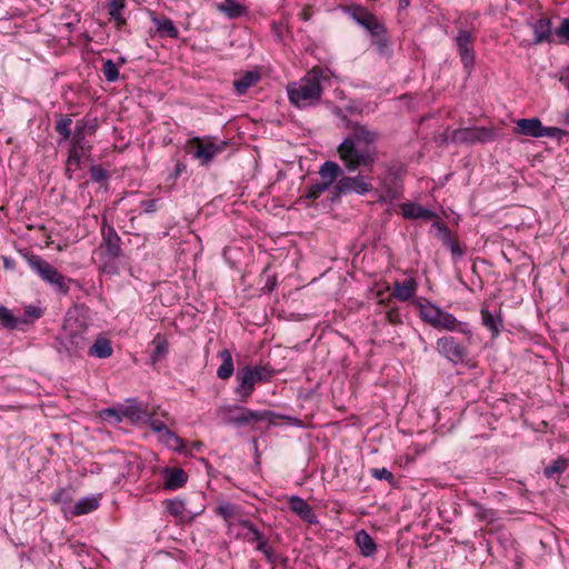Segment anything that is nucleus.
Instances as JSON below:
<instances>
[{
  "label": "nucleus",
  "mask_w": 569,
  "mask_h": 569,
  "mask_svg": "<svg viewBox=\"0 0 569 569\" xmlns=\"http://www.w3.org/2000/svg\"><path fill=\"white\" fill-rule=\"evenodd\" d=\"M349 132L337 148L339 158L349 172L372 168L378 159L377 142L380 133L356 121L348 122Z\"/></svg>",
  "instance_id": "f257e3e1"
},
{
  "label": "nucleus",
  "mask_w": 569,
  "mask_h": 569,
  "mask_svg": "<svg viewBox=\"0 0 569 569\" xmlns=\"http://www.w3.org/2000/svg\"><path fill=\"white\" fill-rule=\"evenodd\" d=\"M325 74L321 68H312L299 81L288 86L289 101L298 108L315 107L319 104L322 96L321 81Z\"/></svg>",
  "instance_id": "f03ea898"
},
{
  "label": "nucleus",
  "mask_w": 569,
  "mask_h": 569,
  "mask_svg": "<svg viewBox=\"0 0 569 569\" xmlns=\"http://www.w3.org/2000/svg\"><path fill=\"white\" fill-rule=\"evenodd\" d=\"M216 413L222 423L236 428L253 427L256 423L263 421L272 422L280 417L271 410H251L236 403L221 406L216 410Z\"/></svg>",
  "instance_id": "7ed1b4c3"
},
{
  "label": "nucleus",
  "mask_w": 569,
  "mask_h": 569,
  "mask_svg": "<svg viewBox=\"0 0 569 569\" xmlns=\"http://www.w3.org/2000/svg\"><path fill=\"white\" fill-rule=\"evenodd\" d=\"M29 267L36 272L42 281L48 283L56 292L67 295L72 287L81 290V283L76 280L63 276L52 264H50L42 257L31 254L27 258Z\"/></svg>",
  "instance_id": "20e7f679"
},
{
  "label": "nucleus",
  "mask_w": 569,
  "mask_h": 569,
  "mask_svg": "<svg viewBox=\"0 0 569 569\" xmlns=\"http://www.w3.org/2000/svg\"><path fill=\"white\" fill-rule=\"evenodd\" d=\"M276 370L267 366L247 365L236 372L237 386L234 393L239 402H247L254 391L257 383L268 382L274 376Z\"/></svg>",
  "instance_id": "39448f33"
},
{
  "label": "nucleus",
  "mask_w": 569,
  "mask_h": 569,
  "mask_svg": "<svg viewBox=\"0 0 569 569\" xmlns=\"http://www.w3.org/2000/svg\"><path fill=\"white\" fill-rule=\"evenodd\" d=\"M372 180L373 178L370 174H362L359 172L356 176H346L342 172L336 180L329 200L331 202H336L341 196L352 193L357 196H366L373 190Z\"/></svg>",
  "instance_id": "423d86ee"
},
{
  "label": "nucleus",
  "mask_w": 569,
  "mask_h": 569,
  "mask_svg": "<svg viewBox=\"0 0 569 569\" xmlns=\"http://www.w3.org/2000/svg\"><path fill=\"white\" fill-rule=\"evenodd\" d=\"M86 331V326L79 325L77 329H72L70 325H66L63 333L56 339L54 347L58 353L66 357H80L88 348Z\"/></svg>",
  "instance_id": "0eeeda50"
},
{
  "label": "nucleus",
  "mask_w": 569,
  "mask_h": 569,
  "mask_svg": "<svg viewBox=\"0 0 569 569\" xmlns=\"http://www.w3.org/2000/svg\"><path fill=\"white\" fill-rule=\"evenodd\" d=\"M57 121L54 126L56 132L60 136L59 144L63 141H70L71 150L88 153L91 151L92 146L86 139L88 134L80 132L79 130L71 131L72 119L70 114H57Z\"/></svg>",
  "instance_id": "6e6552de"
},
{
  "label": "nucleus",
  "mask_w": 569,
  "mask_h": 569,
  "mask_svg": "<svg viewBox=\"0 0 569 569\" xmlns=\"http://www.w3.org/2000/svg\"><path fill=\"white\" fill-rule=\"evenodd\" d=\"M342 168L336 161H326L319 168V174L322 179L320 182H316L307 188L303 197L309 200L318 199L325 191L330 190L336 183V180L341 176Z\"/></svg>",
  "instance_id": "1a4fd4ad"
},
{
  "label": "nucleus",
  "mask_w": 569,
  "mask_h": 569,
  "mask_svg": "<svg viewBox=\"0 0 569 569\" xmlns=\"http://www.w3.org/2000/svg\"><path fill=\"white\" fill-rule=\"evenodd\" d=\"M102 241L100 242L99 250L102 252L103 260L107 263L114 262L122 257V240L113 226L108 224L103 219L101 224Z\"/></svg>",
  "instance_id": "9d476101"
},
{
  "label": "nucleus",
  "mask_w": 569,
  "mask_h": 569,
  "mask_svg": "<svg viewBox=\"0 0 569 569\" xmlns=\"http://www.w3.org/2000/svg\"><path fill=\"white\" fill-rule=\"evenodd\" d=\"M497 133L493 129L487 127H472L456 129L451 133V142L473 146L485 144L496 140Z\"/></svg>",
  "instance_id": "9b49d317"
},
{
  "label": "nucleus",
  "mask_w": 569,
  "mask_h": 569,
  "mask_svg": "<svg viewBox=\"0 0 569 569\" xmlns=\"http://www.w3.org/2000/svg\"><path fill=\"white\" fill-rule=\"evenodd\" d=\"M437 351L452 365L465 363L468 348L453 336H445L437 340Z\"/></svg>",
  "instance_id": "f8f14e48"
},
{
  "label": "nucleus",
  "mask_w": 569,
  "mask_h": 569,
  "mask_svg": "<svg viewBox=\"0 0 569 569\" xmlns=\"http://www.w3.org/2000/svg\"><path fill=\"white\" fill-rule=\"evenodd\" d=\"M475 34L467 29H459L455 38L457 51L462 62L465 71L470 74L475 67Z\"/></svg>",
  "instance_id": "ddd939ff"
},
{
  "label": "nucleus",
  "mask_w": 569,
  "mask_h": 569,
  "mask_svg": "<svg viewBox=\"0 0 569 569\" xmlns=\"http://www.w3.org/2000/svg\"><path fill=\"white\" fill-rule=\"evenodd\" d=\"M406 168L401 162H392L388 166L386 177L382 181L386 196L390 200L400 198L402 192V180Z\"/></svg>",
  "instance_id": "4468645a"
},
{
  "label": "nucleus",
  "mask_w": 569,
  "mask_h": 569,
  "mask_svg": "<svg viewBox=\"0 0 569 569\" xmlns=\"http://www.w3.org/2000/svg\"><path fill=\"white\" fill-rule=\"evenodd\" d=\"M437 330L456 331L462 333L468 341L472 338V331L468 322L459 321L452 313L441 310L436 328Z\"/></svg>",
  "instance_id": "2eb2a0df"
},
{
  "label": "nucleus",
  "mask_w": 569,
  "mask_h": 569,
  "mask_svg": "<svg viewBox=\"0 0 569 569\" xmlns=\"http://www.w3.org/2000/svg\"><path fill=\"white\" fill-rule=\"evenodd\" d=\"M432 228L438 229V237L442 244L450 250L452 259L455 261L462 259L465 250L461 248L459 242L452 238L449 227L441 221H435L432 223Z\"/></svg>",
  "instance_id": "dca6fc26"
},
{
  "label": "nucleus",
  "mask_w": 569,
  "mask_h": 569,
  "mask_svg": "<svg viewBox=\"0 0 569 569\" xmlns=\"http://www.w3.org/2000/svg\"><path fill=\"white\" fill-rule=\"evenodd\" d=\"M412 305L419 310L420 319L436 328L439 316H441V308L432 302H430L426 298H418L412 301Z\"/></svg>",
  "instance_id": "f3484780"
},
{
  "label": "nucleus",
  "mask_w": 569,
  "mask_h": 569,
  "mask_svg": "<svg viewBox=\"0 0 569 569\" xmlns=\"http://www.w3.org/2000/svg\"><path fill=\"white\" fill-rule=\"evenodd\" d=\"M417 289L418 282L415 278H406L402 281L397 280L393 282L392 296L401 302H412L415 299H417Z\"/></svg>",
  "instance_id": "a211bd4d"
},
{
  "label": "nucleus",
  "mask_w": 569,
  "mask_h": 569,
  "mask_svg": "<svg viewBox=\"0 0 569 569\" xmlns=\"http://www.w3.org/2000/svg\"><path fill=\"white\" fill-rule=\"evenodd\" d=\"M290 509L305 522L309 525L318 523V518L312 507L301 497L291 496L289 498Z\"/></svg>",
  "instance_id": "6ab92c4d"
},
{
  "label": "nucleus",
  "mask_w": 569,
  "mask_h": 569,
  "mask_svg": "<svg viewBox=\"0 0 569 569\" xmlns=\"http://www.w3.org/2000/svg\"><path fill=\"white\" fill-rule=\"evenodd\" d=\"M227 141H221L219 143L208 142L200 144L194 152V157L200 160L202 166H208L213 161V159L221 152L226 150L228 147Z\"/></svg>",
  "instance_id": "aec40b11"
},
{
  "label": "nucleus",
  "mask_w": 569,
  "mask_h": 569,
  "mask_svg": "<svg viewBox=\"0 0 569 569\" xmlns=\"http://www.w3.org/2000/svg\"><path fill=\"white\" fill-rule=\"evenodd\" d=\"M162 476L164 478L163 488L166 490H178L188 481V473L182 468L164 467L162 469Z\"/></svg>",
  "instance_id": "412c9836"
},
{
  "label": "nucleus",
  "mask_w": 569,
  "mask_h": 569,
  "mask_svg": "<svg viewBox=\"0 0 569 569\" xmlns=\"http://www.w3.org/2000/svg\"><path fill=\"white\" fill-rule=\"evenodd\" d=\"M530 26L535 34L533 44L553 42L555 31H552V22L549 18H540Z\"/></svg>",
  "instance_id": "4be33fe9"
},
{
  "label": "nucleus",
  "mask_w": 569,
  "mask_h": 569,
  "mask_svg": "<svg viewBox=\"0 0 569 569\" xmlns=\"http://www.w3.org/2000/svg\"><path fill=\"white\" fill-rule=\"evenodd\" d=\"M127 406L122 407V416L133 423L144 422L149 419V412L144 410L137 398H128Z\"/></svg>",
  "instance_id": "5701e85b"
},
{
  "label": "nucleus",
  "mask_w": 569,
  "mask_h": 569,
  "mask_svg": "<svg viewBox=\"0 0 569 569\" xmlns=\"http://www.w3.org/2000/svg\"><path fill=\"white\" fill-rule=\"evenodd\" d=\"M480 315L482 325L491 332L492 338L498 337L505 329L501 310L491 312L487 308L482 307Z\"/></svg>",
  "instance_id": "b1692460"
},
{
  "label": "nucleus",
  "mask_w": 569,
  "mask_h": 569,
  "mask_svg": "<svg viewBox=\"0 0 569 569\" xmlns=\"http://www.w3.org/2000/svg\"><path fill=\"white\" fill-rule=\"evenodd\" d=\"M238 525L248 530L243 538L250 543L256 542L257 551H259L260 549L264 548L268 545V539L252 521H250L249 519H239Z\"/></svg>",
  "instance_id": "393cba45"
},
{
  "label": "nucleus",
  "mask_w": 569,
  "mask_h": 569,
  "mask_svg": "<svg viewBox=\"0 0 569 569\" xmlns=\"http://www.w3.org/2000/svg\"><path fill=\"white\" fill-rule=\"evenodd\" d=\"M543 124L538 118L520 119L517 121V133L541 138Z\"/></svg>",
  "instance_id": "a878e982"
},
{
  "label": "nucleus",
  "mask_w": 569,
  "mask_h": 569,
  "mask_svg": "<svg viewBox=\"0 0 569 569\" xmlns=\"http://www.w3.org/2000/svg\"><path fill=\"white\" fill-rule=\"evenodd\" d=\"M152 23L157 28V32L161 37H168L171 39H178L179 38V30L174 26L173 21L168 17H158L152 14L151 17Z\"/></svg>",
  "instance_id": "bb28decb"
},
{
  "label": "nucleus",
  "mask_w": 569,
  "mask_h": 569,
  "mask_svg": "<svg viewBox=\"0 0 569 569\" xmlns=\"http://www.w3.org/2000/svg\"><path fill=\"white\" fill-rule=\"evenodd\" d=\"M355 542L363 557H371L377 551V543L373 538L363 529L355 535Z\"/></svg>",
  "instance_id": "cd10ccee"
},
{
  "label": "nucleus",
  "mask_w": 569,
  "mask_h": 569,
  "mask_svg": "<svg viewBox=\"0 0 569 569\" xmlns=\"http://www.w3.org/2000/svg\"><path fill=\"white\" fill-rule=\"evenodd\" d=\"M261 79V74L259 71H247L238 79L233 80V88L237 94H244L250 87L256 84Z\"/></svg>",
  "instance_id": "c85d7f7f"
},
{
  "label": "nucleus",
  "mask_w": 569,
  "mask_h": 569,
  "mask_svg": "<svg viewBox=\"0 0 569 569\" xmlns=\"http://www.w3.org/2000/svg\"><path fill=\"white\" fill-rule=\"evenodd\" d=\"M112 346L108 338L99 336L92 346L88 347V355L99 359L109 358L112 355Z\"/></svg>",
  "instance_id": "c756f323"
},
{
  "label": "nucleus",
  "mask_w": 569,
  "mask_h": 569,
  "mask_svg": "<svg viewBox=\"0 0 569 569\" xmlns=\"http://www.w3.org/2000/svg\"><path fill=\"white\" fill-rule=\"evenodd\" d=\"M99 499L94 496L81 498L70 509L71 517L87 515L99 508Z\"/></svg>",
  "instance_id": "7c9ffc66"
},
{
  "label": "nucleus",
  "mask_w": 569,
  "mask_h": 569,
  "mask_svg": "<svg viewBox=\"0 0 569 569\" xmlns=\"http://www.w3.org/2000/svg\"><path fill=\"white\" fill-rule=\"evenodd\" d=\"M0 325L8 330L20 329L21 325H28L27 318H19L7 307L0 305Z\"/></svg>",
  "instance_id": "2f4dec72"
},
{
  "label": "nucleus",
  "mask_w": 569,
  "mask_h": 569,
  "mask_svg": "<svg viewBox=\"0 0 569 569\" xmlns=\"http://www.w3.org/2000/svg\"><path fill=\"white\" fill-rule=\"evenodd\" d=\"M221 365L217 370V376L221 380H228L234 372V365L232 353L229 349L224 348L219 352Z\"/></svg>",
  "instance_id": "473e14b6"
},
{
  "label": "nucleus",
  "mask_w": 569,
  "mask_h": 569,
  "mask_svg": "<svg viewBox=\"0 0 569 569\" xmlns=\"http://www.w3.org/2000/svg\"><path fill=\"white\" fill-rule=\"evenodd\" d=\"M569 467V458L559 456L549 466L545 467L543 476L547 479H557L567 470Z\"/></svg>",
  "instance_id": "72a5a7b5"
},
{
  "label": "nucleus",
  "mask_w": 569,
  "mask_h": 569,
  "mask_svg": "<svg viewBox=\"0 0 569 569\" xmlns=\"http://www.w3.org/2000/svg\"><path fill=\"white\" fill-rule=\"evenodd\" d=\"M218 9L229 19H237L246 13V7L238 0H224L218 6Z\"/></svg>",
  "instance_id": "f704fd0d"
},
{
  "label": "nucleus",
  "mask_w": 569,
  "mask_h": 569,
  "mask_svg": "<svg viewBox=\"0 0 569 569\" xmlns=\"http://www.w3.org/2000/svg\"><path fill=\"white\" fill-rule=\"evenodd\" d=\"M371 44L376 48L380 57L391 58L393 50L387 33L371 37Z\"/></svg>",
  "instance_id": "c9c22d12"
},
{
  "label": "nucleus",
  "mask_w": 569,
  "mask_h": 569,
  "mask_svg": "<svg viewBox=\"0 0 569 569\" xmlns=\"http://www.w3.org/2000/svg\"><path fill=\"white\" fill-rule=\"evenodd\" d=\"M152 345L153 350L151 352V361L157 363L167 356L169 343L164 337L157 335L152 341Z\"/></svg>",
  "instance_id": "e433bc0d"
},
{
  "label": "nucleus",
  "mask_w": 569,
  "mask_h": 569,
  "mask_svg": "<svg viewBox=\"0 0 569 569\" xmlns=\"http://www.w3.org/2000/svg\"><path fill=\"white\" fill-rule=\"evenodd\" d=\"M346 12L351 17L353 21H356L359 26L363 27V23H367L373 13L369 12L362 6H351L346 9Z\"/></svg>",
  "instance_id": "4c0bfd02"
},
{
  "label": "nucleus",
  "mask_w": 569,
  "mask_h": 569,
  "mask_svg": "<svg viewBox=\"0 0 569 569\" xmlns=\"http://www.w3.org/2000/svg\"><path fill=\"white\" fill-rule=\"evenodd\" d=\"M98 126V119L96 117L86 114L83 118L76 122L74 129L88 136H92L96 133Z\"/></svg>",
  "instance_id": "58836bf2"
},
{
  "label": "nucleus",
  "mask_w": 569,
  "mask_h": 569,
  "mask_svg": "<svg viewBox=\"0 0 569 569\" xmlns=\"http://www.w3.org/2000/svg\"><path fill=\"white\" fill-rule=\"evenodd\" d=\"M86 153L76 150H68V158L66 162V177L72 179V173L80 168L82 157Z\"/></svg>",
  "instance_id": "ea45409f"
},
{
  "label": "nucleus",
  "mask_w": 569,
  "mask_h": 569,
  "mask_svg": "<svg viewBox=\"0 0 569 569\" xmlns=\"http://www.w3.org/2000/svg\"><path fill=\"white\" fill-rule=\"evenodd\" d=\"M159 440L166 445L169 449L174 451H181L183 448V440L170 429L166 430Z\"/></svg>",
  "instance_id": "a19ab883"
},
{
  "label": "nucleus",
  "mask_w": 569,
  "mask_h": 569,
  "mask_svg": "<svg viewBox=\"0 0 569 569\" xmlns=\"http://www.w3.org/2000/svg\"><path fill=\"white\" fill-rule=\"evenodd\" d=\"M163 505H164L166 511L173 517L182 516L186 510L184 501L179 498L166 499L163 501Z\"/></svg>",
  "instance_id": "79ce46f5"
},
{
  "label": "nucleus",
  "mask_w": 569,
  "mask_h": 569,
  "mask_svg": "<svg viewBox=\"0 0 569 569\" xmlns=\"http://www.w3.org/2000/svg\"><path fill=\"white\" fill-rule=\"evenodd\" d=\"M238 512V507L231 502H223L217 506L216 513L223 518L224 520H229L236 517Z\"/></svg>",
  "instance_id": "37998d69"
},
{
  "label": "nucleus",
  "mask_w": 569,
  "mask_h": 569,
  "mask_svg": "<svg viewBox=\"0 0 569 569\" xmlns=\"http://www.w3.org/2000/svg\"><path fill=\"white\" fill-rule=\"evenodd\" d=\"M102 72L107 81L114 82L119 79L118 64L108 59L103 62Z\"/></svg>",
  "instance_id": "c03bdc74"
},
{
  "label": "nucleus",
  "mask_w": 569,
  "mask_h": 569,
  "mask_svg": "<svg viewBox=\"0 0 569 569\" xmlns=\"http://www.w3.org/2000/svg\"><path fill=\"white\" fill-rule=\"evenodd\" d=\"M363 28L369 31L370 36H379L381 33H387V29L382 22L378 20V18L373 14L371 19L363 23Z\"/></svg>",
  "instance_id": "a18cd8bd"
},
{
  "label": "nucleus",
  "mask_w": 569,
  "mask_h": 569,
  "mask_svg": "<svg viewBox=\"0 0 569 569\" xmlns=\"http://www.w3.org/2000/svg\"><path fill=\"white\" fill-rule=\"evenodd\" d=\"M90 178L93 182H106L109 179V172L100 164H93L89 169Z\"/></svg>",
  "instance_id": "49530a36"
},
{
  "label": "nucleus",
  "mask_w": 569,
  "mask_h": 569,
  "mask_svg": "<svg viewBox=\"0 0 569 569\" xmlns=\"http://www.w3.org/2000/svg\"><path fill=\"white\" fill-rule=\"evenodd\" d=\"M51 501L54 503L68 505L72 501V493L70 488H61L51 496Z\"/></svg>",
  "instance_id": "de8ad7c7"
},
{
  "label": "nucleus",
  "mask_w": 569,
  "mask_h": 569,
  "mask_svg": "<svg viewBox=\"0 0 569 569\" xmlns=\"http://www.w3.org/2000/svg\"><path fill=\"white\" fill-rule=\"evenodd\" d=\"M477 518L481 521H486L487 523H492L497 520V513L493 509H488L482 507L481 505H477Z\"/></svg>",
  "instance_id": "09e8293b"
},
{
  "label": "nucleus",
  "mask_w": 569,
  "mask_h": 569,
  "mask_svg": "<svg viewBox=\"0 0 569 569\" xmlns=\"http://www.w3.org/2000/svg\"><path fill=\"white\" fill-rule=\"evenodd\" d=\"M420 204L408 202L402 204V214L407 219H419L420 218V211H421Z\"/></svg>",
  "instance_id": "8fccbe9b"
},
{
  "label": "nucleus",
  "mask_w": 569,
  "mask_h": 569,
  "mask_svg": "<svg viewBox=\"0 0 569 569\" xmlns=\"http://www.w3.org/2000/svg\"><path fill=\"white\" fill-rule=\"evenodd\" d=\"M100 417L103 420H113L114 422H121L122 421V409H116V408H104L100 411Z\"/></svg>",
  "instance_id": "3c124183"
},
{
  "label": "nucleus",
  "mask_w": 569,
  "mask_h": 569,
  "mask_svg": "<svg viewBox=\"0 0 569 569\" xmlns=\"http://www.w3.org/2000/svg\"><path fill=\"white\" fill-rule=\"evenodd\" d=\"M187 172V163L184 161L178 160L173 170L168 176V181H171V184H174L177 179L180 178L183 173Z\"/></svg>",
  "instance_id": "603ef678"
},
{
  "label": "nucleus",
  "mask_w": 569,
  "mask_h": 569,
  "mask_svg": "<svg viewBox=\"0 0 569 569\" xmlns=\"http://www.w3.org/2000/svg\"><path fill=\"white\" fill-rule=\"evenodd\" d=\"M555 36L560 38V42H569V18H563L560 26L555 30Z\"/></svg>",
  "instance_id": "864d4df0"
},
{
  "label": "nucleus",
  "mask_w": 569,
  "mask_h": 569,
  "mask_svg": "<svg viewBox=\"0 0 569 569\" xmlns=\"http://www.w3.org/2000/svg\"><path fill=\"white\" fill-rule=\"evenodd\" d=\"M144 423H148L150 429L158 433L159 437L166 431L168 430V426L162 421V420H159V419H153L151 417V415L149 413V419H146L144 420Z\"/></svg>",
  "instance_id": "5fc2aeb1"
},
{
  "label": "nucleus",
  "mask_w": 569,
  "mask_h": 569,
  "mask_svg": "<svg viewBox=\"0 0 569 569\" xmlns=\"http://www.w3.org/2000/svg\"><path fill=\"white\" fill-rule=\"evenodd\" d=\"M370 475L378 480H386L389 483L393 482V475L387 468H373L370 470Z\"/></svg>",
  "instance_id": "6e6d98bb"
},
{
  "label": "nucleus",
  "mask_w": 569,
  "mask_h": 569,
  "mask_svg": "<svg viewBox=\"0 0 569 569\" xmlns=\"http://www.w3.org/2000/svg\"><path fill=\"white\" fill-rule=\"evenodd\" d=\"M386 319L393 326L401 325L403 322L402 315L398 307H392L386 311Z\"/></svg>",
  "instance_id": "4d7b16f0"
},
{
  "label": "nucleus",
  "mask_w": 569,
  "mask_h": 569,
  "mask_svg": "<svg viewBox=\"0 0 569 569\" xmlns=\"http://www.w3.org/2000/svg\"><path fill=\"white\" fill-rule=\"evenodd\" d=\"M568 131L557 127H545L542 128V137H550L560 140L562 137L568 136Z\"/></svg>",
  "instance_id": "13d9d810"
},
{
  "label": "nucleus",
  "mask_w": 569,
  "mask_h": 569,
  "mask_svg": "<svg viewBox=\"0 0 569 569\" xmlns=\"http://www.w3.org/2000/svg\"><path fill=\"white\" fill-rule=\"evenodd\" d=\"M263 556L264 558L267 559V561L271 565H276L277 561H278V556L276 553V551L273 550V548H271L269 546V543L259 550Z\"/></svg>",
  "instance_id": "bf43d9fd"
},
{
  "label": "nucleus",
  "mask_w": 569,
  "mask_h": 569,
  "mask_svg": "<svg viewBox=\"0 0 569 569\" xmlns=\"http://www.w3.org/2000/svg\"><path fill=\"white\" fill-rule=\"evenodd\" d=\"M108 12H121L126 8V0H107Z\"/></svg>",
  "instance_id": "052dcab7"
},
{
  "label": "nucleus",
  "mask_w": 569,
  "mask_h": 569,
  "mask_svg": "<svg viewBox=\"0 0 569 569\" xmlns=\"http://www.w3.org/2000/svg\"><path fill=\"white\" fill-rule=\"evenodd\" d=\"M24 316L30 318V319H27L28 320V323L32 322L33 320H37L39 319L41 316H42V311L40 308L38 307H34V306H29L26 308L24 310Z\"/></svg>",
  "instance_id": "680f3d73"
},
{
  "label": "nucleus",
  "mask_w": 569,
  "mask_h": 569,
  "mask_svg": "<svg viewBox=\"0 0 569 569\" xmlns=\"http://www.w3.org/2000/svg\"><path fill=\"white\" fill-rule=\"evenodd\" d=\"M158 199L142 200L140 206L143 208L146 213H153L157 211Z\"/></svg>",
  "instance_id": "e2e57ef3"
},
{
  "label": "nucleus",
  "mask_w": 569,
  "mask_h": 569,
  "mask_svg": "<svg viewBox=\"0 0 569 569\" xmlns=\"http://www.w3.org/2000/svg\"><path fill=\"white\" fill-rule=\"evenodd\" d=\"M109 16L111 17V19L114 20L116 26H117L118 29H121L123 26H126L127 19L123 17L122 11L121 12L109 13Z\"/></svg>",
  "instance_id": "0e129e2a"
},
{
  "label": "nucleus",
  "mask_w": 569,
  "mask_h": 569,
  "mask_svg": "<svg viewBox=\"0 0 569 569\" xmlns=\"http://www.w3.org/2000/svg\"><path fill=\"white\" fill-rule=\"evenodd\" d=\"M277 286V279L274 276H267L266 283L262 288L263 292H271Z\"/></svg>",
  "instance_id": "69168bd1"
},
{
  "label": "nucleus",
  "mask_w": 569,
  "mask_h": 569,
  "mask_svg": "<svg viewBox=\"0 0 569 569\" xmlns=\"http://www.w3.org/2000/svg\"><path fill=\"white\" fill-rule=\"evenodd\" d=\"M420 218L419 219H422V220H430L432 219L436 214L435 212L431 210V209H428V208H425V207H421V211H420Z\"/></svg>",
  "instance_id": "338daca9"
},
{
  "label": "nucleus",
  "mask_w": 569,
  "mask_h": 569,
  "mask_svg": "<svg viewBox=\"0 0 569 569\" xmlns=\"http://www.w3.org/2000/svg\"><path fill=\"white\" fill-rule=\"evenodd\" d=\"M560 82L569 90V69L561 73Z\"/></svg>",
  "instance_id": "774afa93"
}]
</instances>
